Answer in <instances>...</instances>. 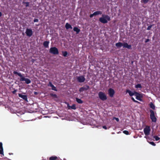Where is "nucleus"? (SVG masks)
<instances>
[{"mask_svg": "<svg viewBox=\"0 0 160 160\" xmlns=\"http://www.w3.org/2000/svg\"><path fill=\"white\" fill-rule=\"evenodd\" d=\"M13 73L15 75H18L20 77V80L21 81H25V83L27 84H28L31 82V81L30 79L28 78H26L22 76V74L20 72H18L16 71H14Z\"/></svg>", "mask_w": 160, "mask_h": 160, "instance_id": "obj_1", "label": "nucleus"}, {"mask_svg": "<svg viewBox=\"0 0 160 160\" xmlns=\"http://www.w3.org/2000/svg\"><path fill=\"white\" fill-rule=\"evenodd\" d=\"M110 17L108 15L105 14H102V17L99 18V21L102 23H107L108 21L111 20Z\"/></svg>", "mask_w": 160, "mask_h": 160, "instance_id": "obj_2", "label": "nucleus"}, {"mask_svg": "<svg viewBox=\"0 0 160 160\" xmlns=\"http://www.w3.org/2000/svg\"><path fill=\"white\" fill-rule=\"evenodd\" d=\"M116 46L118 48H120L121 47L123 46V48H127L129 49H132V46L130 45H128L127 42H124L122 43L121 42H118L117 43L115 44Z\"/></svg>", "mask_w": 160, "mask_h": 160, "instance_id": "obj_3", "label": "nucleus"}, {"mask_svg": "<svg viewBox=\"0 0 160 160\" xmlns=\"http://www.w3.org/2000/svg\"><path fill=\"white\" fill-rule=\"evenodd\" d=\"M49 52L50 53L53 55H58L59 54L58 50L56 47L51 48L49 49Z\"/></svg>", "mask_w": 160, "mask_h": 160, "instance_id": "obj_4", "label": "nucleus"}, {"mask_svg": "<svg viewBox=\"0 0 160 160\" xmlns=\"http://www.w3.org/2000/svg\"><path fill=\"white\" fill-rule=\"evenodd\" d=\"M98 95L100 99L102 101L106 100L107 98L106 94L102 92H99Z\"/></svg>", "mask_w": 160, "mask_h": 160, "instance_id": "obj_5", "label": "nucleus"}, {"mask_svg": "<svg viewBox=\"0 0 160 160\" xmlns=\"http://www.w3.org/2000/svg\"><path fill=\"white\" fill-rule=\"evenodd\" d=\"M150 117L152 122H155L157 121V118L155 117L154 111L152 110H150Z\"/></svg>", "mask_w": 160, "mask_h": 160, "instance_id": "obj_6", "label": "nucleus"}, {"mask_svg": "<svg viewBox=\"0 0 160 160\" xmlns=\"http://www.w3.org/2000/svg\"><path fill=\"white\" fill-rule=\"evenodd\" d=\"M150 127L149 126H146L143 129L144 134L146 136H148L150 134Z\"/></svg>", "mask_w": 160, "mask_h": 160, "instance_id": "obj_7", "label": "nucleus"}, {"mask_svg": "<svg viewBox=\"0 0 160 160\" xmlns=\"http://www.w3.org/2000/svg\"><path fill=\"white\" fill-rule=\"evenodd\" d=\"M25 33L27 36L30 37L32 35L33 32L31 29L27 28Z\"/></svg>", "mask_w": 160, "mask_h": 160, "instance_id": "obj_8", "label": "nucleus"}, {"mask_svg": "<svg viewBox=\"0 0 160 160\" xmlns=\"http://www.w3.org/2000/svg\"><path fill=\"white\" fill-rule=\"evenodd\" d=\"M78 81L80 83L84 82L85 80V78L83 76L81 75L77 77Z\"/></svg>", "mask_w": 160, "mask_h": 160, "instance_id": "obj_9", "label": "nucleus"}, {"mask_svg": "<svg viewBox=\"0 0 160 160\" xmlns=\"http://www.w3.org/2000/svg\"><path fill=\"white\" fill-rule=\"evenodd\" d=\"M115 92L114 90L111 88L109 89L108 93L109 96L111 98L113 97L115 94Z\"/></svg>", "mask_w": 160, "mask_h": 160, "instance_id": "obj_10", "label": "nucleus"}, {"mask_svg": "<svg viewBox=\"0 0 160 160\" xmlns=\"http://www.w3.org/2000/svg\"><path fill=\"white\" fill-rule=\"evenodd\" d=\"M135 96L136 97V98L137 100L140 101H142L141 98H142V96L141 94L136 92H135Z\"/></svg>", "mask_w": 160, "mask_h": 160, "instance_id": "obj_11", "label": "nucleus"}, {"mask_svg": "<svg viewBox=\"0 0 160 160\" xmlns=\"http://www.w3.org/2000/svg\"><path fill=\"white\" fill-rule=\"evenodd\" d=\"M90 88V87L89 86L86 85L84 87H81L79 89L80 92H82L84 91H87Z\"/></svg>", "mask_w": 160, "mask_h": 160, "instance_id": "obj_12", "label": "nucleus"}, {"mask_svg": "<svg viewBox=\"0 0 160 160\" xmlns=\"http://www.w3.org/2000/svg\"><path fill=\"white\" fill-rule=\"evenodd\" d=\"M18 96L22 98L23 100H25V101L28 102V98H27V96L26 95H23L21 94H18Z\"/></svg>", "mask_w": 160, "mask_h": 160, "instance_id": "obj_13", "label": "nucleus"}, {"mask_svg": "<svg viewBox=\"0 0 160 160\" xmlns=\"http://www.w3.org/2000/svg\"><path fill=\"white\" fill-rule=\"evenodd\" d=\"M0 154L1 155L3 154V148L2 147V142H0Z\"/></svg>", "mask_w": 160, "mask_h": 160, "instance_id": "obj_14", "label": "nucleus"}, {"mask_svg": "<svg viewBox=\"0 0 160 160\" xmlns=\"http://www.w3.org/2000/svg\"><path fill=\"white\" fill-rule=\"evenodd\" d=\"M49 42V41H46L43 42V45L45 48H48Z\"/></svg>", "mask_w": 160, "mask_h": 160, "instance_id": "obj_15", "label": "nucleus"}, {"mask_svg": "<svg viewBox=\"0 0 160 160\" xmlns=\"http://www.w3.org/2000/svg\"><path fill=\"white\" fill-rule=\"evenodd\" d=\"M127 92H128V93L129 95L130 96H132L134 95H135V92H134L131 91L130 90H127L126 91Z\"/></svg>", "mask_w": 160, "mask_h": 160, "instance_id": "obj_16", "label": "nucleus"}, {"mask_svg": "<svg viewBox=\"0 0 160 160\" xmlns=\"http://www.w3.org/2000/svg\"><path fill=\"white\" fill-rule=\"evenodd\" d=\"M65 28L67 29H68L69 28L72 29V27L68 23H67L65 25Z\"/></svg>", "mask_w": 160, "mask_h": 160, "instance_id": "obj_17", "label": "nucleus"}, {"mask_svg": "<svg viewBox=\"0 0 160 160\" xmlns=\"http://www.w3.org/2000/svg\"><path fill=\"white\" fill-rule=\"evenodd\" d=\"M73 30L74 31L76 32L77 34L80 31V29L77 27H74L73 28Z\"/></svg>", "mask_w": 160, "mask_h": 160, "instance_id": "obj_18", "label": "nucleus"}, {"mask_svg": "<svg viewBox=\"0 0 160 160\" xmlns=\"http://www.w3.org/2000/svg\"><path fill=\"white\" fill-rule=\"evenodd\" d=\"M94 16H96L99 14H102V12L100 11H96L93 13Z\"/></svg>", "mask_w": 160, "mask_h": 160, "instance_id": "obj_19", "label": "nucleus"}, {"mask_svg": "<svg viewBox=\"0 0 160 160\" xmlns=\"http://www.w3.org/2000/svg\"><path fill=\"white\" fill-rule=\"evenodd\" d=\"M76 101L79 104H82L83 103V101L81 100L80 99L78 98H76Z\"/></svg>", "mask_w": 160, "mask_h": 160, "instance_id": "obj_20", "label": "nucleus"}, {"mask_svg": "<svg viewBox=\"0 0 160 160\" xmlns=\"http://www.w3.org/2000/svg\"><path fill=\"white\" fill-rule=\"evenodd\" d=\"M149 106L153 110H154L155 109V106L152 102H150L149 104Z\"/></svg>", "mask_w": 160, "mask_h": 160, "instance_id": "obj_21", "label": "nucleus"}, {"mask_svg": "<svg viewBox=\"0 0 160 160\" xmlns=\"http://www.w3.org/2000/svg\"><path fill=\"white\" fill-rule=\"evenodd\" d=\"M50 96L54 98H57V96L56 94H54L52 93H51L50 94Z\"/></svg>", "mask_w": 160, "mask_h": 160, "instance_id": "obj_22", "label": "nucleus"}, {"mask_svg": "<svg viewBox=\"0 0 160 160\" xmlns=\"http://www.w3.org/2000/svg\"><path fill=\"white\" fill-rule=\"evenodd\" d=\"M57 158V157L56 156H52L49 158V160H56Z\"/></svg>", "mask_w": 160, "mask_h": 160, "instance_id": "obj_23", "label": "nucleus"}, {"mask_svg": "<svg viewBox=\"0 0 160 160\" xmlns=\"http://www.w3.org/2000/svg\"><path fill=\"white\" fill-rule=\"evenodd\" d=\"M22 3L23 4H25V6L26 7H29V2H23Z\"/></svg>", "mask_w": 160, "mask_h": 160, "instance_id": "obj_24", "label": "nucleus"}, {"mask_svg": "<svg viewBox=\"0 0 160 160\" xmlns=\"http://www.w3.org/2000/svg\"><path fill=\"white\" fill-rule=\"evenodd\" d=\"M62 55L64 57H67L68 55V52L67 51H62Z\"/></svg>", "mask_w": 160, "mask_h": 160, "instance_id": "obj_25", "label": "nucleus"}, {"mask_svg": "<svg viewBox=\"0 0 160 160\" xmlns=\"http://www.w3.org/2000/svg\"><path fill=\"white\" fill-rule=\"evenodd\" d=\"M135 88H142V86L140 84H138L135 86Z\"/></svg>", "mask_w": 160, "mask_h": 160, "instance_id": "obj_26", "label": "nucleus"}, {"mask_svg": "<svg viewBox=\"0 0 160 160\" xmlns=\"http://www.w3.org/2000/svg\"><path fill=\"white\" fill-rule=\"evenodd\" d=\"M70 108L72 109L75 110L76 109V105L75 104H73L72 106H69Z\"/></svg>", "mask_w": 160, "mask_h": 160, "instance_id": "obj_27", "label": "nucleus"}, {"mask_svg": "<svg viewBox=\"0 0 160 160\" xmlns=\"http://www.w3.org/2000/svg\"><path fill=\"white\" fill-rule=\"evenodd\" d=\"M52 89L53 90L55 91H57L58 90L53 85L52 87Z\"/></svg>", "mask_w": 160, "mask_h": 160, "instance_id": "obj_28", "label": "nucleus"}, {"mask_svg": "<svg viewBox=\"0 0 160 160\" xmlns=\"http://www.w3.org/2000/svg\"><path fill=\"white\" fill-rule=\"evenodd\" d=\"M153 138L155 139V140L156 141H158L160 139V138L158 137V136H155L153 137Z\"/></svg>", "mask_w": 160, "mask_h": 160, "instance_id": "obj_29", "label": "nucleus"}, {"mask_svg": "<svg viewBox=\"0 0 160 160\" xmlns=\"http://www.w3.org/2000/svg\"><path fill=\"white\" fill-rule=\"evenodd\" d=\"M123 133L126 134V135H128L129 134V132L128 131H127V130H124V131H123Z\"/></svg>", "mask_w": 160, "mask_h": 160, "instance_id": "obj_30", "label": "nucleus"}, {"mask_svg": "<svg viewBox=\"0 0 160 160\" xmlns=\"http://www.w3.org/2000/svg\"><path fill=\"white\" fill-rule=\"evenodd\" d=\"M53 85L51 82H49V83L47 85L48 87H51Z\"/></svg>", "mask_w": 160, "mask_h": 160, "instance_id": "obj_31", "label": "nucleus"}, {"mask_svg": "<svg viewBox=\"0 0 160 160\" xmlns=\"http://www.w3.org/2000/svg\"><path fill=\"white\" fill-rule=\"evenodd\" d=\"M131 99H132V100L133 101V102H136V103H139V102L138 101H137L136 100L134 99V98H133V97H132V98H131Z\"/></svg>", "mask_w": 160, "mask_h": 160, "instance_id": "obj_32", "label": "nucleus"}, {"mask_svg": "<svg viewBox=\"0 0 160 160\" xmlns=\"http://www.w3.org/2000/svg\"><path fill=\"white\" fill-rule=\"evenodd\" d=\"M149 143L153 146H155L156 145V144L153 142H149Z\"/></svg>", "mask_w": 160, "mask_h": 160, "instance_id": "obj_33", "label": "nucleus"}, {"mask_svg": "<svg viewBox=\"0 0 160 160\" xmlns=\"http://www.w3.org/2000/svg\"><path fill=\"white\" fill-rule=\"evenodd\" d=\"M152 25H150L148 26L147 28V30H150L151 28H152Z\"/></svg>", "mask_w": 160, "mask_h": 160, "instance_id": "obj_34", "label": "nucleus"}, {"mask_svg": "<svg viewBox=\"0 0 160 160\" xmlns=\"http://www.w3.org/2000/svg\"><path fill=\"white\" fill-rule=\"evenodd\" d=\"M142 1L143 2L146 4L148 2L149 0H142Z\"/></svg>", "mask_w": 160, "mask_h": 160, "instance_id": "obj_35", "label": "nucleus"}, {"mask_svg": "<svg viewBox=\"0 0 160 160\" xmlns=\"http://www.w3.org/2000/svg\"><path fill=\"white\" fill-rule=\"evenodd\" d=\"M115 119L116 121L117 122H118L119 121V119L118 118L114 117L113 118V119Z\"/></svg>", "mask_w": 160, "mask_h": 160, "instance_id": "obj_36", "label": "nucleus"}, {"mask_svg": "<svg viewBox=\"0 0 160 160\" xmlns=\"http://www.w3.org/2000/svg\"><path fill=\"white\" fill-rule=\"evenodd\" d=\"M34 22H38V19L37 18H35L33 21Z\"/></svg>", "mask_w": 160, "mask_h": 160, "instance_id": "obj_37", "label": "nucleus"}, {"mask_svg": "<svg viewBox=\"0 0 160 160\" xmlns=\"http://www.w3.org/2000/svg\"><path fill=\"white\" fill-rule=\"evenodd\" d=\"M94 16V13H93V14H91L90 15V18H92Z\"/></svg>", "mask_w": 160, "mask_h": 160, "instance_id": "obj_38", "label": "nucleus"}, {"mask_svg": "<svg viewBox=\"0 0 160 160\" xmlns=\"http://www.w3.org/2000/svg\"><path fill=\"white\" fill-rule=\"evenodd\" d=\"M102 128H104L105 129H107V127L106 126H102Z\"/></svg>", "mask_w": 160, "mask_h": 160, "instance_id": "obj_39", "label": "nucleus"}, {"mask_svg": "<svg viewBox=\"0 0 160 160\" xmlns=\"http://www.w3.org/2000/svg\"><path fill=\"white\" fill-rule=\"evenodd\" d=\"M149 41V39H146L145 41V42H147Z\"/></svg>", "mask_w": 160, "mask_h": 160, "instance_id": "obj_40", "label": "nucleus"}, {"mask_svg": "<svg viewBox=\"0 0 160 160\" xmlns=\"http://www.w3.org/2000/svg\"><path fill=\"white\" fill-rule=\"evenodd\" d=\"M16 92V90H14V91H13L12 92V93H13V94H15V93Z\"/></svg>", "mask_w": 160, "mask_h": 160, "instance_id": "obj_41", "label": "nucleus"}, {"mask_svg": "<svg viewBox=\"0 0 160 160\" xmlns=\"http://www.w3.org/2000/svg\"><path fill=\"white\" fill-rule=\"evenodd\" d=\"M2 16V13L0 12V17H1Z\"/></svg>", "mask_w": 160, "mask_h": 160, "instance_id": "obj_42", "label": "nucleus"}, {"mask_svg": "<svg viewBox=\"0 0 160 160\" xmlns=\"http://www.w3.org/2000/svg\"><path fill=\"white\" fill-rule=\"evenodd\" d=\"M34 93V94H37V92H35Z\"/></svg>", "mask_w": 160, "mask_h": 160, "instance_id": "obj_43", "label": "nucleus"}, {"mask_svg": "<svg viewBox=\"0 0 160 160\" xmlns=\"http://www.w3.org/2000/svg\"><path fill=\"white\" fill-rule=\"evenodd\" d=\"M9 154L10 155H12V154H13V153H9Z\"/></svg>", "mask_w": 160, "mask_h": 160, "instance_id": "obj_44", "label": "nucleus"}]
</instances>
